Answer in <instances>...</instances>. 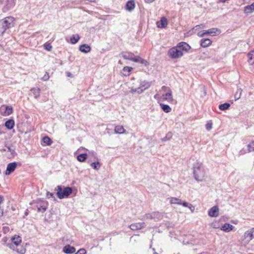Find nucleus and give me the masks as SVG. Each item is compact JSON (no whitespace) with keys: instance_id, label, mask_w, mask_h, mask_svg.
Here are the masks:
<instances>
[{"instance_id":"57","label":"nucleus","mask_w":254,"mask_h":254,"mask_svg":"<svg viewBox=\"0 0 254 254\" xmlns=\"http://www.w3.org/2000/svg\"><path fill=\"white\" fill-rule=\"evenodd\" d=\"M3 214V209L0 207V216H2Z\"/></svg>"},{"instance_id":"54","label":"nucleus","mask_w":254,"mask_h":254,"mask_svg":"<svg viewBox=\"0 0 254 254\" xmlns=\"http://www.w3.org/2000/svg\"><path fill=\"white\" fill-rule=\"evenodd\" d=\"M9 231V228L8 227H3V232L4 233H7Z\"/></svg>"},{"instance_id":"16","label":"nucleus","mask_w":254,"mask_h":254,"mask_svg":"<svg viewBox=\"0 0 254 254\" xmlns=\"http://www.w3.org/2000/svg\"><path fill=\"white\" fill-rule=\"evenodd\" d=\"M79 50L82 53H88L91 51V48L87 44H82L79 47Z\"/></svg>"},{"instance_id":"3","label":"nucleus","mask_w":254,"mask_h":254,"mask_svg":"<svg viewBox=\"0 0 254 254\" xmlns=\"http://www.w3.org/2000/svg\"><path fill=\"white\" fill-rule=\"evenodd\" d=\"M57 191V195L60 199L68 197L72 193V190L70 187H64L58 186L55 189Z\"/></svg>"},{"instance_id":"8","label":"nucleus","mask_w":254,"mask_h":254,"mask_svg":"<svg viewBox=\"0 0 254 254\" xmlns=\"http://www.w3.org/2000/svg\"><path fill=\"white\" fill-rule=\"evenodd\" d=\"M17 165V163L16 162L9 163L7 166L6 170L5 172V175H9L12 172H13L16 169Z\"/></svg>"},{"instance_id":"2","label":"nucleus","mask_w":254,"mask_h":254,"mask_svg":"<svg viewBox=\"0 0 254 254\" xmlns=\"http://www.w3.org/2000/svg\"><path fill=\"white\" fill-rule=\"evenodd\" d=\"M14 20V18L12 16H8L0 20V34H3L7 29L12 27Z\"/></svg>"},{"instance_id":"44","label":"nucleus","mask_w":254,"mask_h":254,"mask_svg":"<svg viewBox=\"0 0 254 254\" xmlns=\"http://www.w3.org/2000/svg\"><path fill=\"white\" fill-rule=\"evenodd\" d=\"M144 219H153V213L146 214L144 216Z\"/></svg>"},{"instance_id":"46","label":"nucleus","mask_w":254,"mask_h":254,"mask_svg":"<svg viewBox=\"0 0 254 254\" xmlns=\"http://www.w3.org/2000/svg\"><path fill=\"white\" fill-rule=\"evenodd\" d=\"M161 90L165 92H171L170 88L169 87H167L166 86H163L161 88Z\"/></svg>"},{"instance_id":"30","label":"nucleus","mask_w":254,"mask_h":254,"mask_svg":"<svg viewBox=\"0 0 254 254\" xmlns=\"http://www.w3.org/2000/svg\"><path fill=\"white\" fill-rule=\"evenodd\" d=\"M170 202L172 204H182V200L176 197H171L170 198Z\"/></svg>"},{"instance_id":"40","label":"nucleus","mask_w":254,"mask_h":254,"mask_svg":"<svg viewBox=\"0 0 254 254\" xmlns=\"http://www.w3.org/2000/svg\"><path fill=\"white\" fill-rule=\"evenodd\" d=\"M132 70V68L131 67H128V66H125L123 68V71L124 72H127V74L126 73H124V75L125 76H127V75H129V72Z\"/></svg>"},{"instance_id":"56","label":"nucleus","mask_w":254,"mask_h":254,"mask_svg":"<svg viewBox=\"0 0 254 254\" xmlns=\"http://www.w3.org/2000/svg\"><path fill=\"white\" fill-rule=\"evenodd\" d=\"M202 27V28H203L204 27V26L203 24H201V25H196L195 26L194 28H195L196 29H197L200 27Z\"/></svg>"},{"instance_id":"11","label":"nucleus","mask_w":254,"mask_h":254,"mask_svg":"<svg viewBox=\"0 0 254 254\" xmlns=\"http://www.w3.org/2000/svg\"><path fill=\"white\" fill-rule=\"evenodd\" d=\"M219 208L217 206H213L208 211V215L216 217L218 216Z\"/></svg>"},{"instance_id":"55","label":"nucleus","mask_w":254,"mask_h":254,"mask_svg":"<svg viewBox=\"0 0 254 254\" xmlns=\"http://www.w3.org/2000/svg\"><path fill=\"white\" fill-rule=\"evenodd\" d=\"M188 208L190 210L191 212H193L194 211V209H195L194 207L190 203L189 205Z\"/></svg>"},{"instance_id":"21","label":"nucleus","mask_w":254,"mask_h":254,"mask_svg":"<svg viewBox=\"0 0 254 254\" xmlns=\"http://www.w3.org/2000/svg\"><path fill=\"white\" fill-rule=\"evenodd\" d=\"M12 242L16 246L21 243V239L19 236L15 235L11 238Z\"/></svg>"},{"instance_id":"10","label":"nucleus","mask_w":254,"mask_h":254,"mask_svg":"<svg viewBox=\"0 0 254 254\" xmlns=\"http://www.w3.org/2000/svg\"><path fill=\"white\" fill-rule=\"evenodd\" d=\"M75 248L69 245L65 246L63 249V252L66 254H74L75 252Z\"/></svg>"},{"instance_id":"27","label":"nucleus","mask_w":254,"mask_h":254,"mask_svg":"<svg viewBox=\"0 0 254 254\" xmlns=\"http://www.w3.org/2000/svg\"><path fill=\"white\" fill-rule=\"evenodd\" d=\"M160 106L161 109L165 113H169L171 111V107L168 105L164 104L163 103H160Z\"/></svg>"},{"instance_id":"17","label":"nucleus","mask_w":254,"mask_h":254,"mask_svg":"<svg viewBox=\"0 0 254 254\" xmlns=\"http://www.w3.org/2000/svg\"><path fill=\"white\" fill-rule=\"evenodd\" d=\"M212 44V41L209 39H202L200 40V45L203 47H207Z\"/></svg>"},{"instance_id":"61","label":"nucleus","mask_w":254,"mask_h":254,"mask_svg":"<svg viewBox=\"0 0 254 254\" xmlns=\"http://www.w3.org/2000/svg\"><path fill=\"white\" fill-rule=\"evenodd\" d=\"M130 92L132 93L135 92V88H132L131 89Z\"/></svg>"},{"instance_id":"52","label":"nucleus","mask_w":254,"mask_h":254,"mask_svg":"<svg viewBox=\"0 0 254 254\" xmlns=\"http://www.w3.org/2000/svg\"><path fill=\"white\" fill-rule=\"evenodd\" d=\"M211 226L214 228H218L219 225L217 222H213L211 224Z\"/></svg>"},{"instance_id":"4","label":"nucleus","mask_w":254,"mask_h":254,"mask_svg":"<svg viewBox=\"0 0 254 254\" xmlns=\"http://www.w3.org/2000/svg\"><path fill=\"white\" fill-rule=\"evenodd\" d=\"M168 55L172 59H178L182 57L183 53L177 47H175L169 50Z\"/></svg>"},{"instance_id":"6","label":"nucleus","mask_w":254,"mask_h":254,"mask_svg":"<svg viewBox=\"0 0 254 254\" xmlns=\"http://www.w3.org/2000/svg\"><path fill=\"white\" fill-rule=\"evenodd\" d=\"M220 30L216 28H212L207 30H203L197 33L198 36L202 37L206 35L215 36L217 34V32L220 33Z\"/></svg>"},{"instance_id":"39","label":"nucleus","mask_w":254,"mask_h":254,"mask_svg":"<svg viewBox=\"0 0 254 254\" xmlns=\"http://www.w3.org/2000/svg\"><path fill=\"white\" fill-rule=\"evenodd\" d=\"M248 150L249 152L254 151V141L251 142L248 145Z\"/></svg>"},{"instance_id":"22","label":"nucleus","mask_w":254,"mask_h":254,"mask_svg":"<svg viewBox=\"0 0 254 254\" xmlns=\"http://www.w3.org/2000/svg\"><path fill=\"white\" fill-rule=\"evenodd\" d=\"M248 62L252 65L254 64V50L251 51L248 54Z\"/></svg>"},{"instance_id":"62","label":"nucleus","mask_w":254,"mask_h":254,"mask_svg":"<svg viewBox=\"0 0 254 254\" xmlns=\"http://www.w3.org/2000/svg\"><path fill=\"white\" fill-rule=\"evenodd\" d=\"M87 0L89 1H91V2H94V1H95L96 0Z\"/></svg>"},{"instance_id":"43","label":"nucleus","mask_w":254,"mask_h":254,"mask_svg":"<svg viewBox=\"0 0 254 254\" xmlns=\"http://www.w3.org/2000/svg\"><path fill=\"white\" fill-rule=\"evenodd\" d=\"M44 49L48 51H50L52 49V46L50 44L46 43L44 45Z\"/></svg>"},{"instance_id":"38","label":"nucleus","mask_w":254,"mask_h":254,"mask_svg":"<svg viewBox=\"0 0 254 254\" xmlns=\"http://www.w3.org/2000/svg\"><path fill=\"white\" fill-rule=\"evenodd\" d=\"M212 56L208 51L203 52L202 53V55L201 56V58L203 59L210 58Z\"/></svg>"},{"instance_id":"24","label":"nucleus","mask_w":254,"mask_h":254,"mask_svg":"<svg viewBox=\"0 0 254 254\" xmlns=\"http://www.w3.org/2000/svg\"><path fill=\"white\" fill-rule=\"evenodd\" d=\"M163 214L159 212H153V218L155 221L161 220L163 218Z\"/></svg>"},{"instance_id":"33","label":"nucleus","mask_w":254,"mask_h":254,"mask_svg":"<svg viewBox=\"0 0 254 254\" xmlns=\"http://www.w3.org/2000/svg\"><path fill=\"white\" fill-rule=\"evenodd\" d=\"M5 114L6 116H9L11 115L13 112V109L11 106H5Z\"/></svg>"},{"instance_id":"50","label":"nucleus","mask_w":254,"mask_h":254,"mask_svg":"<svg viewBox=\"0 0 254 254\" xmlns=\"http://www.w3.org/2000/svg\"><path fill=\"white\" fill-rule=\"evenodd\" d=\"M49 74L46 73L44 76L43 77H42V80H44V81H47L49 79Z\"/></svg>"},{"instance_id":"64","label":"nucleus","mask_w":254,"mask_h":254,"mask_svg":"<svg viewBox=\"0 0 254 254\" xmlns=\"http://www.w3.org/2000/svg\"><path fill=\"white\" fill-rule=\"evenodd\" d=\"M70 74H70V73H69V72H68V73H67V76H70Z\"/></svg>"},{"instance_id":"19","label":"nucleus","mask_w":254,"mask_h":254,"mask_svg":"<svg viewBox=\"0 0 254 254\" xmlns=\"http://www.w3.org/2000/svg\"><path fill=\"white\" fill-rule=\"evenodd\" d=\"M254 11V2L251 5L245 6L244 12L246 14H250Z\"/></svg>"},{"instance_id":"32","label":"nucleus","mask_w":254,"mask_h":254,"mask_svg":"<svg viewBox=\"0 0 254 254\" xmlns=\"http://www.w3.org/2000/svg\"><path fill=\"white\" fill-rule=\"evenodd\" d=\"M90 166L94 170H98L101 167V164L99 161H97L91 163Z\"/></svg>"},{"instance_id":"36","label":"nucleus","mask_w":254,"mask_h":254,"mask_svg":"<svg viewBox=\"0 0 254 254\" xmlns=\"http://www.w3.org/2000/svg\"><path fill=\"white\" fill-rule=\"evenodd\" d=\"M31 91L32 93L34 95L35 98H37L40 96V89L39 88H32Z\"/></svg>"},{"instance_id":"34","label":"nucleus","mask_w":254,"mask_h":254,"mask_svg":"<svg viewBox=\"0 0 254 254\" xmlns=\"http://www.w3.org/2000/svg\"><path fill=\"white\" fill-rule=\"evenodd\" d=\"M230 104L228 103H225L219 105V109L222 111H225L229 108Z\"/></svg>"},{"instance_id":"14","label":"nucleus","mask_w":254,"mask_h":254,"mask_svg":"<svg viewBox=\"0 0 254 254\" xmlns=\"http://www.w3.org/2000/svg\"><path fill=\"white\" fill-rule=\"evenodd\" d=\"M180 50L187 51L190 49V47L185 42H180L177 46Z\"/></svg>"},{"instance_id":"53","label":"nucleus","mask_w":254,"mask_h":254,"mask_svg":"<svg viewBox=\"0 0 254 254\" xmlns=\"http://www.w3.org/2000/svg\"><path fill=\"white\" fill-rule=\"evenodd\" d=\"M190 204V203L187 202L186 201L182 202V204L181 205H182L183 206L186 207H188L189 205Z\"/></svg>"},{"instance_id":"9","label":"nucleus","mask_w":254,"mask_h":254,"mask_svg":"<svg viewBox=\"0 0 254 254\" xmlns=\"http://www.w3.org/2000/svg\"><path fill=\"white\" fill-rule=\"evenodd\" d=\"M156 25L158 28H164L168 25V20L166 17H162L160 20L157 22Z\"/></svg>"},{"instance_id":"45","label":"nucleus","mask_w":254,"mask_h":254,"mask_svg":"<svg viewBox=\"0 0 254 254\" xmlns=\"http://www.w3.org/2000/svg\"><path fill=\"white\" fill-rule=\"evenodd\" d=\"M144 91V89H143L140 86V87L135 88V92L139 94H141Z\"/></svg>"},{"instance_id":"5","label":"nucleus","mask_w":254,"mask_h":254,"mask_svg":"<svg viewBox=\"0 0 254 254\" xmlns=\"http://www.w3.org/2000/svg\"><path fill=\"white\" fill-rule=\"evenodd\" d=\"M4 4L2 8V11L6 12L12 9L15 5L16 0H1Z\"/></svg>"},{"instance_id":"25","label":"nucleus","mask_w":254,"mask_h":254,"mask_svg":"<svg viewBox=\"0 0 254 254\" xmlns=\"http://www.w3.org/2000/svg\"><path fill=\"white\" fill-rule=\"evenodd\" d=\"M122 57L125 60H128L130 61H132L133 58L134 57V55L132 53H122Z\"/></svg>"},{"instance_id":"7","label":"nucleus","mask_w":254,"mask_h":254,"mask_svg":"<svg viewBox=\"0 0 254 254\" xmlns=\"http://www.w3.org/2000/svg\"><path fill=\"white\" fill-rule=\"evenodd\" d=\"M244 239L248 243L254 239V228H252L246 231L243 236Z\"/></svg>"},{"instance_id":"12","label":"nucleus","mask_w":254,"mask_h":254,"mask_svg":"<svg viewBox=\"0 0 254 254\" xmlns=\"http://www.w3.org/2000/svg\"><path fill=\"white\" fill-rule=\"evenodd\" d=\"M145 226V223H136L132 224L130 225L129 228L132 230H136L144 228Z\"/></svg>"},{"instance_id":"41","label":"nucleus","mask_w":254,"mask_h":254,"mask_svg":"<svg viewBox=\"0 0 254 254\" xmlns=\"http://www.w3.org/2000/svg\"><path fill=\"white\" fill-rule=\"evenodd\" d=\"M172 136V134L171 132H168L166 135L162 138L163 141H166L170 139Z\"/></svg>"},{"instance_id":"31","label":"nucleus","mask_w":254,"mask_h":254,"mask_svg":"<svg viewBox=\"0 0 254 254\" xmlns=\"http://www.w3.org/2000/svg\"><path fill=\"white\" fill-rule=\"evenodd\" d=\"M79 36L78 35H72L70 38V42L72 44H76L79 40Z\"/></svg>"},{"instance_id":"63","label":"nucleus","mask_w":254,"mask_h":254,"mask_svg":"<svg viewBox=\"0 0 254 254\" xmlns=\"http://www.w3.org/2000/svg\"><path fill=\"white\" fill-rule=\"evenodd\" d=\"M157 96H158V95L156 94V95H154V97L155 99H157Z\"/></svg>"},{"instance_id":"37","label":"nucleus","mask_w":254,"mask_h":254,"mask_svg":"<svg viewBox=\"0 0 254 254\" xmlns=\"http://www.w3.org/2000/svg\"><path fill=\"white\" fill-rule=\"evenodd\" d=\"M242 90L241 88H239L237 89L236 93L235 94V100H237L239 99L241 97V95L242 94Z\"/></svg>"},{"instance_id":"48","label":"nucleus","mask_w":254,"mask_h":254,"mask_svg":"<svg viewBox=\"0 0 254 254\" xmlns=\"http://www.w3.org/2000/svg\"><path fill=\"white\" fill-rule=\"evenodd\" d=\"M86 253V251L84 249H81L78 251L77 253L74 254H85Z\"/></svg>"},{"instance_id":"23","label":"nucleus","mask_w":254,"mask_h":254,"mask_svg":"<svg viewBox=\"0 0 254 254\" xmlns=\"http://www.w3.org/2000/svg\"><path fill=\"white\" fill-rule=\"evenodd\" d=\"M14 126V121L13 120L10 119L7 121L5 123V127L8 129H12Z\"/></svg>"},{"instance_id":"1","label":"nucleus","mask_w":254,"mask_h":254,"mask_svg":"<svg viewBox=\"0 0 254 254\" xmlns=\"http://www.w3.org/2000/svg\"><path fill=\"white\" fill-rule=\"evenodd\" d=\"M206 171L202 164L197 162L193 165V176L195 179L202 182L205 178Z\"/></svg>"},{"instance_id":"42","label":"nucleus","mask_w":254,"mask_h":254,"mask_svg":"<svg viewBox=\"0 0 254 254\" xmlns=\"http://www.w3.org/2000/svg\"><path fill=\"white\" fill-rule=\"evenodd\" d=\"M9 247L10 249H11L13 250H15L14 247L13 246H12L11 244H10V245L9 246ZM15 251H17L18 253L21 254H23L25 252V250L23 249H22L20 250H19L18 249H16V250H15Z\"/></svg>"},{"instance_id":"49","label":"nucleus","mask_w":254,"mask_h":254,"mask_svg":"<svg viewBox=\"0 0 254 254\" xmlns=\"http://www.w3.org/2000/svg\"><path fill=\"white\" fill-rule=\"evenodd\" d=\"M46 210V207L44 206H41L38 208V212H44Z\"/></svg>"},{"instance_id":"58","label":"nucleus","mask_w":254,"mask_h":254,"mask_svg":"<svg viewBox=\"0 0 254 254\" xmlns=\"http://www.w3.org/2000/svg\"><path fill=\"white\" fill-rule=\"evenodd\" d=\"M7 150L8 151L10 152L11 153H12V152L14 151V150L11 149L10 147H7Z\"/></svg>"},{"instance_id":"26","label":"nucleus","mask_w":254,"mask_h":254,"mask_svg":"<svg viewBox=\"0 0 254 254\" xmlns=\"http://www.w3.org/2000/svg\"><path fill=\"white\" fill-rule=\"evenodd\" d=\"M87 155L86 153H82L79 154L77 156V159L79 162H83L87 159Z\"/></svg>"},{"instance_id":"15","label":"nucleus","mask_w":254,"mask_h":254,"mask_svg":"<svg viewBox=\"0 0 254 254\" xmlns=\"http://www.w3.org/2000/svg\"><path fill=\"white\" fill-rule=\"evenodd\" d=\"M132 61L136 62V63H140L142 64H144L145 66H146L148 64V63L147 62V61L146 60L142 59L141 58H140L139 56L134 57L133 58V60Z\"/></svg>"},{"instance_id":"29","label":"nucleus","mask_w":254,"mask_h":254,"mask_svg":"<svg viewBox=\"0 0 254 254\" xmlns=\"http://www.w3.org/2000/svg\"><path fill=\"white\" fill-rule=\"evenodd\" d=\"M115 131L117 133H123L125 131V129L122 126H117L115 127Z\"/></svg>"},{"instance_id":"13","label":"nucleus","mask_w":254,"mask_h":254,"mask_svg":"<svg viewBox=\"0 0 254 254\" xmlns=\"http://www.w3.org/2000/svg\"><path fill=\"white\" fill-rule=\"evenodd\" d=\"M234 228V226L229 223H225L221 226L220 229L225 232H229Z\"/></svg>"},{"instance_id":"47","label":"nucleus","mask_w":254,"mask_h":254,"mask_svg":"<svg viewBox=\"0 0 254 254\" xmlns=\"http://www.w3.org/2000/svg\"><path fill=\"white\" fill-rule=\"evenodd\" d=\"M206 128L207 130H210L212 127V124L211 122L207 123L205 125Z\"/></svg>"},{"instance_id":"35","label":"nucleus","mask_w":254,"mask_h":254,"mask_svg":"<svg viewBox=\"0 0 254 254\" xmlns=\"http://www.w3.org/2000/svg\"><path fill=\"white\" fill-rule=\"evenodd\" d=\"M42 140L43 143L47 145H50L53 142L51 139L48 136H44Z\"/></svg>"},{"instance_id":"20","label":"nucleus","mask_w":254,"mask_h":254,"mask_svg":"<svg viewBox=\"0 0 254 254\" xmlns=\"http://www.w3.org/2000/svg\"><path fill=\"white\" fill-rule=\"evenodd\" d=\"M135 7V2L133 0H129L126 4V8L129 11L132 10Z\"/></svg>"},{"instance_id":"28","label":"nucleus","mask_w":254,"mask_h":254,"mask_svg":"<svg viewBox=\"0 0 254 254\" xmlns=\"http://www.w3.org/2000/svg\"><path fill=\"white\" fill-rule=\"evenodd\" d=\"M164 100H168L169 101H172L173 100L172 92H167L162 95Z\"/></svg>"},{"instance_id":"51","label":"nucleus","mask_w":254,"mask_h":254,"mask_svg":"<svg viewBox=\"0 0 254 254\" xmlns=\"http://www.w3.org/2000/svg\"><path fill=\"white\" fill-rule=\"evenodd\" d=\"M47 197L48 198L52 197V198H54V199H55V197L54 196V194L53 193H51L50 192H47Z\"/></svg>"},{"instance_id":"60","label":"nucleus","mask_w":254,"mask_h":254,"mask_svg":"<svg viewBox=\"0 0 254 254\" xmlns=\"http://www.w3.org/2000/svg\"><path fill=\"white\" fill-rule=\"evenodd\" d=\"M147 3H151L154 1L155 0H144Z\"/></svg>"},{"instance_id":"59","label":"nucleus","mask_w":254,"mask_h":254,"mask_svg":"<svg viewBox=\"0 0 254 254\" xmlns=\"http://www.w3.org/2000/svg\"><path fill=\"white\" fill-rule=\"evenodd\" d=\"M245 151L244 150H241L240 152H239V154L240 155H243L244 154H245Z\"/></svg>"},{"instance_id":"18","label":"nucleus","mask_w":254,"mask_h":254,"mask_svg":"<svg viewBox=\"0 0 254 254\" xmlns=\"http://www.w3.org/2000/svg\"><path fill=\"white\" fill-rule=\"evenodd\" d=\"M151 84L152 82L147 81H143L140 83V86L143 89H144V90L148 89L151 86Z\"/></svg>"}]
</instances>
